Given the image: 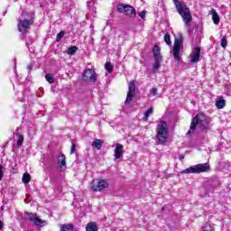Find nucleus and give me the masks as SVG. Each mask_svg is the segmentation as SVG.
I'll return each mask as SVG.
<instances>
[{
	"mask_svg": "<svg viewBox=\"0 0 231 231\" xmlns=\"http://www.w3.org/2000/svg\"><path fill=\"white\" fill-rule=\"evenodd\" d=\"M199 125V129L202 133H208L210 129L208 125V121L207 117L203 114H198L193 119L189 126V130L188 131L187 134H192L194 131H196V127Z\"/></svg>",
	"mask_w": 231,
	"mask_h": 231,
	"instance_id": "1",
	"label": "nucleus"
},
{
	"mask_svg": "<svg viewBox=\"0 0 231 231\" xmlns=\"http://www.w3.org/2000/svg\"><path fill=\"white\" fill-rule=\"evenodd\" d=\"M35 14L28 13L27 11H23L20 18L18 19V31L21 33H26L30 30V26L33 24V19Z\"/></svg>",
	"mask_w": 231,
	"mask_h": 231,
	"instance_id": "2",
	"label": "nucleus"
},
{
	"mask_svg": "<svg viewBox=\"0 0 231 231\" xmlns=\"http://www.w3.org/2000/svg\"><path fill=\"white\" fill-rule=\"evenodd\" d=\"M173 3L178 14L182 18L183 23H185L186 26H190V23H192V14H190V9L187 7L185 3H181L180 0H173Z\"/></svg>",
	"mask_w": 231,
	"mask_h": 231,
	"instance_id": "3",
	"label": "nucleus"
},
{
	"mask_svg": "<svg viewBox=\"0 0 231 231\" xmlns=\"http://www.w3.org/2000/svg\"><path fill=\"white\" fill-rule=\"evenodd\" d=\"M208 171H210V166L207 163H202L187 168L180 171V174H201V172H208Z\"/></svg>",
	"mask_w": 231,
	"mask_h": 231,
	"instance_id": "4",
	"label": "nucleus"
},
{
	"mask_svg": "<svg viewBox=\"0 0 231 231\" xmlns=\"http://www.w3.org/2000/svg\"><path fill=\"white\" fill-rule=\"evenodd\" d=\"M152 53L154 59L152 70L158 71V69L162 68V62H163V56H162V52H160V47L158 45L153 46Z\"/></svg>",
	"mask_w": 231,
	"mask_h": 231,
	"instance_id": "5",
	"label": "nucleus"
},
{
	"mask_svg": "<svg viewBox=\"0 0 231 231\" xmlns=\"http://www.w3.org/2000/svg\"><path fill=\"white\" fill-rule=\"evenodd\" d=\"M158 143L162 145L167 142V123L162 121L157 133Z\"/></svg>",
	"mask_w": 231,
	"mask_h": 231,
	"instance_id": "6",
	"label": "nucleus"
},
{
	"mask_svg": "<svg viewBox=\"0 0 231 231\" xmlns=\"http://www.w3.org/2000/svg\"><path fill=\"white\" fill-rule=\"evenodd\" d=\"M117 12H119V14H125L126 15H129V17H136V9L129 5H118Z\"/></svg>",
	"mask_w": 231,
	"mask_h": 231,
	"instance_id": "7",
	"label": "nucleus"
},
{
	"mask_svg": "<svg viewBox=\"0 0 231 231\" xmlns=\"http://www.w3.org/2000/svg\"><path fill=\"white\" fill-rule=\"evenodd\" d=\"M107 187H109V183H107V181L95 179L91 182L90 189H91V190H94L95 192H100V191L104 190L105 189H107Z\"/></svg>",
	"mask_w": 231,
	"mask_h": 231,
	"instance_id": "8",
	"label": "nucleus"
},
{
	"mask_svg": "<svg viewBox=\"0 0 231 231\" xmlns=\"http://www.w3.org/2000/svg\"><path fill=\"white\" fill-rule=\"evenodd\" d=\"M25 216H27V219L31 221V223H33L35 226H46V225H48V222L41 219L37 217V214L27 212Z\"/></svg>",
	"mask_w": 231,
	"mask_h": 231,
	"instance_id": "9",
	"label": "nucleus"
},
{
	"mask_svg": "<svg viewBox=\"0 0 231 231\" xmlns=\"http://www.w3.org/2000/svg\"><path fill=\"white\" fill-rule=\"evenodd\" d=\"M183 50V38H179L175 40L174 42V46H173V57L174 60H180V51Z\"/></svg>",
	"mask_w": 231,
	"mask_h": 231,
	"instance_id": "10",
	"label": "nucleus"
},
{
	"mask_svg": "<svg viewBox=\"0 0 231 231\" xmlns=\"http://www.w3.org/2000/svg\"><path fill=\"white\" fill-rule=\"evenodd\" d=\"M82 79L85 82H88V80L90 84H95V82H97V72H95V69H88L83 73Z\"/></svg>",
	"mask_w": 231,
	"mask_h": 231,
	"instance_id": "11",
	"label": "nucleus"
},
{
	"mask_svg": "<svg viewBox=\"0 0 231 231\" xmlns=\"http://www.w3.org/2000/svg\"><path fill=\"white\" fill-rule=\"evenodd\" d=\"M134 91H136V85L134 84V81H131L126 99L125 101V104H128V102H131V100H133V97H134Z\"/></svg>",
	"mask_w": 231,
	"mask_h": 231,
	"instance_id": "12",
	"label": "nucleus"
},
{
	"mask_svg": "<svg viewBox=\"0 0 231 231\" xmlns=\"http://www.w3.org/2000/svg\"><path fill=\"white\" fill-rule=\"evenodd\" d=\"M199 57H201V49L197 47L190 54V62H198V60H199Z\"/></svg>",
	"mask_w": 231,
	"mask_h": 231,
	"instance_id": "13",
	"label": "nucleus"
},
{
	"mask_svg": "<svg viewBox=\"0 0 231 231\" xmlns=\"http://www.w3.org/2000/svg\"><path fill=\"white\" fill-rule=\"evenodd\" d=\"M114 152H115V158L116 160H120V158H122V154H124V144L116 143Z\"/></svg>",
	"mask_w": 231,
	"mask_h": 231,
	"instance_id": "14",
	"label": "nucleus"
},
{
	"mask_svg": "<svg viewBox=\"0 0 231 231\" xmlns=\"http://www.w3.org/2000/svg\"><path fill=\"white\" fill-rule=\"evenodd\" d=\"M58 165L60 166L61 171H66V155H64V153L59 155Z\"/></svg>",
	"mask_w": 231,
	"mask_h": 231,
	"instance_id": "15",
	"label": "nucleus"
},
{
	"mask_svg": "<svg viewBox=\"0 0 231 231\" xmlns=\"http://www.w3.org/2000/svg\"><path fill=\"white\" fill-rule=\"evenodd\" d=\"M211 15L214 24H219V14H217V12H216L215 9L211 10Z\"/></svg>",
	"mask_w": 231,
	"mask_h": 231,
	"instance_id": "16",
	"label": "nucleus"
},
{
	"mask_svg": "<svg viewBox=\"0 0 231 231\" xmlns=\"http://www.w3.org/2000/svg\"><path fill=\"white\" fill-rule=\"evenodd\" d=\"M102 143H104V141L102 139H96L92 143V147H95L96 149L100 151L102 149Z\"/></svg>",
	"mask_w": 231,
	"mask_h": 231,
	"instance_id": "17",
	"label": "nucleus"
},
{
	"mask_svg": "<svg viewBox=\"0 0 231 231\" xmlns=\"http://www.w3.org/2000/svg\"><path fill=\"white\" fill-rule=\"evenodd\" d=\"M86 231H98V226L95 222H89L87 225Z\"/></svg>",
	"mask_w": 231,
	"mask_h": 231,
	"instance_id": "18",
	"label": "nucleus"
},
{
	"mask_svg": "<svg viewBox=\"0 0 231 231\" xmlns=\"http://www.w3.org/2000/svg\"><path fill=\"white\" fill-rule=\"evenodd\" d=\"M225 106H226V101L223 99V97L216 101V107H217L218 109H223Z\"/></svg>",
	"mask_w": 231,
	"mask_h": 231,
	"instance_id": "19",
	"label": "nucleus"
},
{
	"mask_svg": "<svg viewBox=\"0 0 231 231\" xmlns=\"http://www.w3.org/2000/svg\"><path fill=\"white\" fill-rule=\"evenodd\" d=\"M75 228V226L73 224H64L61 226L60 231H73Z\"/></svg>",
	"mask_w": 231,
	"mask_h": 231,
	"instance_id": "20",
	"label": "nucleus"
},
{
	"mask_svg": "<svg viewBox=\"0 0 231 231\" xmlns=\"http://www.w3.org/2000/svg\"><path fill=\"white\" fill-rule=\"evenodd\" d=\"M79 51V47L77 46H71L68 49L67 53L68 55H75Z\"/></svg>",
	"mask_w": 231,
	"mask_h": 231,
	"instance_id": "21",
	"label": "nucleus"
},
{
	"mask_svg": "<svg viewBox=\"0 0 231 231\" xmlns=\"http://www.w3.org/2000/svg\"><path fill=\"white\" fill-rule=\"evenodd\" d=\"M16 136L18 138L17 145L21 147L23 145V142H24V137L19 132H16Z\"/></svg>",
	"mask_w": 231,
	"mask_h": 231,
	"instance_id": "22",
	"label": "nucleus"
},
{
	"mask_svg": "<svg viewBox=\"0 0 231 231\" xmlns=\"http://www.w3.org/2000/svg\"><path fill=\"white\" fill-rule=\"evenodd\" d=\"M23 183H30V180H32V177L29 175V173H24L23 176Z\"/></svg>",
	"mask_w": 231,
	"mask_h": 231,
	"instance_id": "23",
	"label": "nucleus"
},
{
	"mask_svg": "<svg viewBox=\"0 0 231 231\" xmlns=\"http://www.w3.org/2000/svg\"><path fill=\"white\" fill-rule=\"evenodd\" d=\"M45 79H46L47 82H49V84H53L55 82V78H53V75H51V74H47L45 76Z\"/></svg>",
	"mask_w": 231,
	"mask_h": 231,
	"instance_id": "24",
	"label": "nucleus"
},
{
	"mask_svg": "<svg viewBox=\"0 0 231 231\" xmlns=\"http://www.w3.org/2000/svg\"><path fill=\"white\" fill-rule=\"evenodd\" d=\"M152 115V107H150L145 113L143 116V120L147 121L149 120V116Z\"/></svg>",
	"mask_w": 231,
	"mask_h": 231,
	"instance_id": "25",
	"label": "nucleus"
},
{
	"mask_svg": "<svg viewBox=\"0 0 231 231\" xmlns=\"http://www.w3.org/2000/svg\"><path fill=\"white\" fill-rule=\"evenodd\" d=\"M105 69H106L108 73H113V65H111V62H106L105 64Z\"/></svg>",
	"mask_w": 231,
	"mask_h": 231,
	"instance_id": "26",
	"label": "nucleus"
},
{
	"mask_svg": "<svg viewBox=\"0 0 231 231\" xmlns=\"http://www.w3.org/2000/svg\"><path fill=\"white\" fill-rule=\"evenodd\" d=\"M156 95H158V88H152L150 89L149 97H156Z\"/></svg>",
	"mask_w": 231,
	"mask_h": 231,
	"instance_id": "27",
	"label": "nucleus"
},
{
	"mask_svg": "<svg viewBox=\"0 0 231 231\" xmlns=\"http://www.w3.org/2000/svg\"><path fill=\"white\" fill-rule=\"evenodd\" d=\"M220 45L225 49L226 46H228V42H226V37H223L221 40Z\"/></svg>",
	"mask_w": 231,
	"mask_h": 231,
	"instance_id": "28",
	"label": "nucleus"
},
{
	"mask_svg": "<svg viewBox=\"0 0 231 231\" xmlns=\"http://www.w3.org/2000/svg\"><path fill=\"white\" fill-rule=\"evenodd\" d=\"M65 34L66 32H64V31H61L60 32H59L56 38L57 42H59L62 39V37H64Z\"/></svg>",
	"mask_w": 231,
	"mask_h": 231,
	"instance_id": "29",
	"label": "nucleus"
},
{
	"mask_svg": "<svg viewBox=\"0 0 231 231\" xmlns=\"http://www.w3.org/2000/svg\"><path fill=\"white\" fill-rule=\"evenodd\" d=\"M164 41H165L166 44H168V46L171 45V35H169V33H166L164 35Z\"/></svg>",
	"mask_w": 231,
	"mask_h": 231,
	"instance_id": "30",
	"label": "nucleus"
},
{
	"mask_svg": "<svg viewBox=\"0 0 231 231\" xmlns=\"http://www.w3.org/2000/svg\"><path fill=\"white\" fill-rule=\"evenodd\" d=\"M77 148V145L75 143H71V148H70V154H73L75 152V149Z\"/></svg>",
	"mask_w": 231,
	"mask_h": 231,
	"instance_id": "31",
	"label": "nucleus"
},
{
	"mask_svg": "<svg viewBox=\"0 0 231 231\" xmlns=\"http://www.w3.org/2000/svg\"><path fill=\"white\" fill-rule=\"evenodd\" d=\"M146 14H147V12L142 11V12L139 14V17H141V19H145Z\"/></svg>",
	"mask_w": 231,
	"mask_h": 231,
	"instance_id": "32",
	"label": "nucleus"
},
{
	"mask_svg": "<svg viewBox=\"0 0 231 231\" xmlns=\"http://www.w3.org/2000/svg\"><path fill=\"white\" fill-rule=\"evenodd\" d=\"M3 176H5V173L3 172V166L0 165V181L3 180Z\"/></svg>",
	"mask_w": 231,
	"mask_h": 231,
	"instance_id": "33",
	"label": "nucleus"
},
{
	"mask_svg": "<svg viewBox=\"0 0 231 231\" xmlns=\"http://www.w3.org/2000/svg\"><path fill=\"white\" fill-rule=\"evenodd\" d=\"M32 68H33V64L28 65L27 69H28L29 71H32Z\"/></svg>",
	"mask_w": 231,
	"mask_h": 231,
	"instance_id": "34",
	"label": "nucleus"
},
{
	"mask_svg": "<svg viewBox=\"0 0 231 231\" xmlns=\"http://www.w3.org/2000/svg\"><path fill=\"white\" fill-rule=\"evenodd\" d=\"M184 158H185V155H183V154H181V155L179 156V159H180V160H183Z\"/></svg>",
	"mask_w": 231,
	"mask_h": 231,
	"instance_id": "35",
	"label": "nucleus"
},
{
	"mask_svg": "<svg viewBox=\"0 0 231 231\" xmlns=\"http://www.w3.org/2000/svg\"><path fill=\"white\" fill-rule=\"evenodd\" d=\"M0 230H3V222L0 221Z\"/></svg>",
	"mask_w": 231,
	"mask_h": 231,
	"instance_id": "36",
	"label": "nucleus"
},
{
	"mask_svg": "<svg viewBox=\"0 0 231 231\" xmlns=\"http://www.w3.org/2000/svg\"><path fill=\"white\" fill-rule=\"evenodd\" d=\"M162 210H165V208H162Z\"/></svg>",
	"mask_w": 231,
	"mask_h": 231,
	"instance_id": "37",
	"label": "nucleus"
}]
</instances>
